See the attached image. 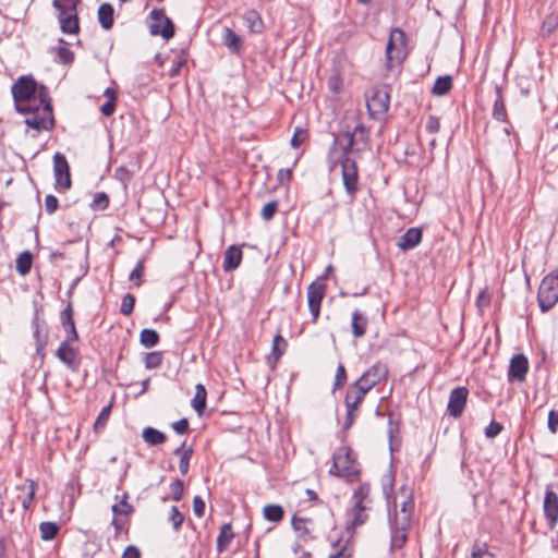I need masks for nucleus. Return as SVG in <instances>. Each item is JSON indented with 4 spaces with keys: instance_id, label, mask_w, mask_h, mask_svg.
Wrapping results in <instances>:
<instances>
[{
    "instance_id": "nucleus-1",
    "label": "nucleus",
    "mask_w": 558,
    "mask_h": 558,
    "mask_svg": "<svg viewBox=\"0 0 558 558\" xmlns=\"http://www.w3.org/2000/svg\"><path fill=\"white\" fill-rule=\"evenodd\" d=\"M332 466L329 470L330 475L343 478L347 483L360 481L361 469L357 468V460L351 447L338 448L332 454Z\"/></svg>"
},
{
    "instance_id": "nucleus-2",
    "label": "nucleus",
    "mask_w": 558,
    "mask_h": 558,
    "mask_svg": "<svg viewBox=\"0 0 558 558\" xmlns=\"http://www.w3.org/2000/svg\"><path fill=\"white\" fill-rule=\"evenodd\" d=\"M408 38L405 32L400 27L391 29L386 45V70L391 71L396 65H401L407 58Z\"/></svg>"
},
{
    "instance_id": "nucleus-3",
    "label": "nucleus",
    "mask_w": 558,
    "mask_h": 558,
    "mask_svg": "<svg viewBox=\"0 0 558 558\" xmlns=\"http://www.w3.org/2000/svg\"><path fill=\"white\" fill-rule=\"evenodd\" d=\"M80 0H53L52 5L58 11L60 29L64 34H78L80 20L76 5Z\"/></svg>"
},
{
    "instance_id": "nucleus-4",
    "label": "nucleus",
    "mask_w": 558,
    "mask_h": 558,
    "mask_svg": "<svg viewBox=\"0 0 558 558\" xmlns=\"http://www.w3.org/2000/svg\"><path fill=\"white\" fill-rule=\"evenodd\" d=\"M558 302V268L547 274L537 291V303L542 313L550 311Z\"/></svg>"
},
{
    "instance_id": "nucleus-5",
    "label": "nucleus",
    "mask_w": 558,
    "mask_h": 558,
    "mask_svg": "<svg viewBox=\"0 0 558 558\" xmlns=\"http://www.w3.org/2000/svg\"><path fill=\"white\" fill-rule=\"evenodd\" d=\"M389 104V85L373 86L369 90V94L366 95L367 111L369 117L373 119L383 117L388 111Z\"/></svg>"
},
{
    "instance_id": "nucleus-6",
    "label": "nucleus",
    "mask_w": 558,
    "mask_h": 558,
    "mask_svg": "<svg viewBox=\"0 0 558 558\" xmlns=\"http://www.w3.org/2000/svg\"><path fill=\"white\" fill-rule=\"evenodd\" d=\"M326 275H322L307 287V305L312 315V322L316 323L320 314L322 302L325 298L327 284Z\"/></svg>"
},
{
    "instance_id": "nucleus-7",
    "label": "nucleus",
    "mask_w": 558,
    "mask_h": 558,
    "mask_svg": "<svg viewBox=\"0 0 558 558\" xmlns=\"http://www.w3.org/2000/svg\"><path fill=\"white\" fill-rule=\"evenodd\" d=\"M153 22L149 25L151 36L160 35L165 40L171 39L175 34V26L172 20L165 14L163 9H154L149 13Z\"/></svg>"
},
{
    "instance_id": "nucleus-8",
    "label": "nucleus",
    "mask_w": 558,
    "mask_h": 558,
    "mask_svg": "<svg viewBox=\"0 0 558 558\" xmlns=\"http://www.w3.org/2000/svg\"><path fill=\"white\" fill-rule=\"evenodd\" d=\"M389 525L391 530L390 547L391 549H401L408 541L411 518H399L398 514L395 513L393 517H389Z\"/></svg>"
},
{
    "instance_id": "nucleus-9",
    "label": "nucleus",
    "mask_w": 558,
    "mask_h": 558,
    "mask_svg": "<svg viewBox=\"0 0 558 558\" xmlns=\"http://www.w3.org/2000/svg\"><path fill=\"white\" fill-rule=\"evenodd\" d=\"M341 175L344 190L350 196H354L359 191V168L356 161L351 157L340 158Z\"/></svg>"
},
{
    "instance_id": "nucleus-10",
    "label": "nucleus",
    "mask_w": 558,
    "mask_h": 558,
    "mask_svg": "<svg viewBox=\"0 0 558 558\" xmlns=\"http://www.w3.org/2000/svg\"><path fill=\"white\" fill-rule=\"evenodd\" d=\"M37 86L33 76H21L11 88L14 102H29L37 94Z\"/></svg>"
},
{
    "instance_id": "nucleus-11",
    "label": "nucleus",
    "mask_w": 558,
    "mask_h": 558,
    "mask_svg": "<svg viewBox=\"0 0 558 558\" xmlns=\"http://www.w3.org/2000/svg\"><path fill=\"white\" fill-rule=\"evenodd\" d=\"M388 376V366L385 363L377 362L364 372L356 380L357 385L363 386L368 391L385 380Z\"/></svg>"
},
{
    "instance_id": "nucleus-12",
    "label": "nucleus",
    "mask_w": 558,
    "mask_h": 558,
    "mask_svg": "<svg viewBox=\"0 0 558 558\" xmlns=\"http://www.w3.org/2000/svg\"><path fill=\"white\" fill-rule=\"evenodd\" d=\"M469 389L464 386L456 387L449 395L447 412L449 416L458 418L462 415L466 405Z\"/></svg>"
},
{
    "instance_id": "nucleus-13",
    "label": "nucleus",
    "mask_w": 558,
    "mask_h": 558,
    "mask_svg": "<svg viewBox=\"0 0 558 558\" xmlns=\"http://www.w3.org/2000/svg\"><path fill=\"white\" fill-rule=\"evenodd\" d=\"M53 173L56 185L68 190L72 185L70 166L65 156L61 153H56L53 156Z\"/></svg>"
},
{
    "instance_id": "nucleus-14",
    "label": "nucleus",
    "mask_w": 558,
    "mask_h": 558,
    "mask_svg": "<svg viewBox=\"0 0 558 558\" xmlns=\"http://www.w3.org/2000/svg\"><path fill=\"white\" fill-rule=\"evenodd\" d=\"M529 372V360L523 353L514 354L509 362L508 366V380L509 383H523L526 379Z\"/></svg>"
},
{
    "instance_id": "nucleus-15",
    "label": "nucleus",
    "mask_w": 558,
    "mask_h": 558,
    "mask_svg": "<svg viewBox=\"0 0 558 558\" xmlns=\"http://www.w3.org/2000/svg\"><path fill=\"white\" fill-rule=\"evenodd\" d=\"M543 509L548 527L555 529L558 522V495L550 486L546 487Z\"/></svg>"
},
{
    "instance_id": "nucleus-16",
    "label": "nucleus",
    "mask_w": 558,
    "mask_h": 558,
    "mask_svg": "<svg viewBox=\"0 0 558 558\" xmlns=\"http://www.w3.org/2000/svg\"><path fill=\"white\" fill-rule=\"evenodd\" d=\"M70 340H63L57 349V357L66 365L72 372H76L80 366L78 350L71 345Z\"/></svg>"
},
{
    "instance_id": "nucleus-17",
    "label": "nucleus",
    "mask_w": 558,
    "mask_h": 558,
    "mask_svg": "<svg viewBox=\"0 0 558 558\" xmlns=\"http://www.w3.org/2000/svg\"><path fill=\"white\" fill-rule=\"evenodd\" d=\"M423 240V229L420 227L409 228L401 236L398 238L397 246L403 251L415 248Z\"/></svg>"
},
{
    "instance_id": "nucleus-18",
    "label": "nucleus",
    "mask_w": 558,
    "mask_h": 558,
    "mask_svg": "<svg viewBox=\"0 0 558 558\" xmlns=\"http://www.w3.org/2000/svg\"><path fill=\"white\" fill-rule=\"evenodd\" d=\"M54 117L44 114L43 109L39 108V111L36 113H32L29 117L25 119V124L37 132L40 131H50L54 128Z\"/></svg>"
},
{
    "instance_id": "nucleus-19",
    "label": "nucleus",
    "mask_w": 558,
    "mask_h": 558,
    "mask_svg": "<svg viewBox=\"0 0 558 558\" xmlns=\"http://www.w3.org/2000/svg\"><path fill=\"white\" fill-rule=\"evenodd\" d=\"M60 322L61 325L66 332V337L64 340L77 341L78 333L75 327V322L73 318V304L69 302L68 305L60 313Z\"/></svg>"
},
{
    "instance_id": "nucleus-20",
    "label": "nucleus",
    "mask_w": 558,
    "mask_h": 558,
    "mask_svg": "<svg viewBox=\"0 0 558 558\" xmlns=\"http://www.w3.org/2000/svg\"><path fill=\"white\" fill-rule=\"evenodd\" d=\"M368 392L363 386L353 383L347 390L344 404L347 410L356 411Z\"/></svg>"
},
{
    "instance_id": "nucleus-21",
    "label": "nucleus",
    "mask_w": 558,
    "mask_h": 558,
    "mask_svg": "<svg viewBox=\"0 0 558 558\" xmlns=\"http://www.w3.org/2000/svg\"><path fill=\"white\" fill-rule=\"evenodd\" d=\"M222 45L227 47L230 53L240 56L244 41L243 38L229 27L223 28Z\"/></svg>"
},
{
    "instance_id": "nucleus-22",
    "label": "nucleus",
    "mask_w": 558,
    "mask_h": 558,
    "mask_svg": "<svg viewBox=\"0 0 558 558\" xmlns=\"http://www.w3.org/2000/svg\"><path fill=\"white\" fill-rule=\"evenodd\" d=\"M495 93H496V99L493 105L492 117L499 122L510 124L507 109H506L505 98L502 95V87L500 85H496Z\"/></svg>"
},
{
    "instance_id": "nucleus-23",
    "label": "nucleus",
    "mask_w": 558,
    "mask_h": 558,
    "mask_svg": "<svg viewBox=\"0 0 558 558\" xmlns=\"http://www.w3.org/2000/svg\"><path fill=\"white\" fill-rule=\"evenodd\" d=\"M288 348L287 340L281 336L280 330L275 335L271 345V352L267 356V363L272 368H275L276 364L279 362L281 356L284 354Z\"/></svg>"
},
{
    "instance_id": "nucleus-24",
    "label": "nucleus",
    "mask_w": 558,
    "mask_h": 558,
    "mask_svg": "<svg viewBox=\"0 0 558 558\" xmlns=\"http://www.w3.org/2000/svg\"><path fill=\"white\" fill-rule=\"evenodd\" d=\"M242 257V250L239 246L230 245L225 252L223 270L226 272L235 270L240 266Z\"/></svg>"
},
{
    "instance_id": "nucleus-25",
    "label": "nucleus",
    "mask_w": 558,
    "mask_h": 558,
    "mask_svg": "<svg viewBox=\"0 0 558 558\" xmlns=\"http://www.w3.org/2000/svg\"><path fill=\"white\" fill-rule=\"evenodd\" d=\"M368 318L361 313L360 310H355L352 313L351 331L354 338H362L367 330Z\"/></svg>"
},
{
    "instance_id": "nucleus-26",
    "label": "nucleus",
    "mask_w": 558,
    "mask_h": 558,
    "mask_svg": "<svg viewBox=\"0 0 558 558\" xmlns=\"http://www.w3.org/2000/svg\"><path fill=\"white\" fill-rule=\"evenodd\" d=\"M453 87V78L451 75L446 74L438 76L432 86L430 94L436 97H442L450 93Z\"/></svg>"
},
{
    "instance_id": "nucleus-27",
    "label": "nucleus",
    "mask_w": 558,
    "mask_h": 558,
    "mask_svg": "<svg viewBox=\"0 0 558 558\" xmlns=\"http://www.w3.org/2000/svg\"><path fill=\"white\" fill-rule=\"evenodd\" d=\"M98 22L105 31L112 28L114 23V9L112 4L105 2L98 8Z\"/></svg>"
},
{
    "instance_id": "nucleus-28",
    "label": "nucleus",
    "mask_w": 558,
    "mask_h": 558,
    "mask_svg": "<svg viewBox=\"0 0 558 558\" xmlns=\"http://www.w3.org/2000/svg\"><path fill=\"white\" fill-rule=\"evenodd\" d=\"M207 403V390L204 385H196L195 396L191 401L192 408L196 411V413L201 416L204 414L206 410Z\"/></svg>"
},
{
    "instance_id": "nucleus-29",
    "label": "nucleus",
    "mask_w": 558,
    "mask_h": 558,
    "mask_svg": "<svg viewBox=\"0 0 558 558\" xmlns=\"http://www.w3.org/2000/svg\"><path fill=\"white\" fill-rule=\"evenodd\" d=\"M233 537H234V533L232 531L231 523H225L221 526L220 533L218 534V537H217L216 547H217L218 553H222L223 550H226L229 547Z\"/></svg>"
},
{
    "instance_id": "nucleus-30",
    "label": "nucleus",
    "mask_w": 558,
    "mask_h": 558,
    "mask_svg": "<svg viewBox=\"0 0 558 558\" xmlns=\"http://www.w3.org/2000/svg\"><path fill=\"white\" fill-rule=\"evenodd\" d=\"M557 26H558V12L553 11V12L548 13L542 22L541 36L543 38L549 37L556 31Z\"/></svg>"
},
{
    "instance_id": "nucleus-31",
    "label": "nucleus",
    "mask_w": 558,
    "mask_h": 558,
    "mask_svg": "<svg viewBox=\"0 0 558 558\" xmlns=\"http://www.w3.org/2000/svg\"><path fill=\"white\" fill-rule=\"evenodd\" d=\"M265 520L274 523L280 522L284 517V509L277 504L266 505L263 509Z\"/></svg>"
},
{
    "instance_id": "nucleus-32",
    "label": "nucleus",
    "mask_w": 558,
    "mask_h": 558,
    "mask_svg": "<svg viewBox=\"0 0 558 558\" xmlns=\"http://www.w3.org/2000/svg\"><path fill=\"white\" fill-rule=\"evenodd\" d=\"M44 114L53 116L52 101L46 85L37 86V94Z\"/></svg>"
},
{
    "instance_id": "nucleus-33",
    "label": "nucleus",
    "mask_w": 558,
    "mask_h": 558,
    "mask_svg": "<svg viewBox=\"0 0 558 558\" xmlns=\"http://www.w3.org/2000/svg\"><path fill=\"white\" fill-rule=\"evenodd\" d=\"M142 436L144 441L150 446H158L167 440V437L162 432L150 426L144 428Z\"/></svg>"
},
{
    "instance_id": "nucleus-34",
    "label": "nucleus",
    "mask_w": 558,
    "mask_h": 558,
    "mask_svg": "<svg viewBox=\"0 0 558 558\" xmlns=\"http://www.w3.org/2000/svg\"><path fill=\"white\" fill-rule=\"evenodd\" d=\"M395 414L392 412L388 415V437H389V447L390 451L393 452L395 450L399 449L400 440H398L397 444H395V438L400 432V420L393 421Z\"/></svg>"
},
{
    "instance_id": "nucleus-35",
    "label": "nucleus",
    "mask_w": 558,
    "mask_h": 558,
    "mask_svg": "<svg viewBox=\"0 0 558 558\" xmlns=\"http://www.w3.org/2000/svg\"><path fill=\"white\" fill-rule=\"evenodd\" d=\"M33 266V254L29 251L22 252L16 258V271L21 276H26L31 272Z\"/></svg>"
},
{
    "instance_id": "nucleus-36",
    "label": "nucleus",
    "mask_w": 558,
    "mask_h": 558,
    "mask_svg": "<svg viewBox=\"0 0 558 558\" xmlns=\"http://www.w3.org/2000/svg\"><path fill=\"white\" fill-rule=\"evenodd\" d=\"M342 141H345V143L352 142L354 146H359V143H356L355 130L353 129L351 131L350 128H348L345 130L339 131L335 135V140L332 142V145L329 148V154L333 153L336 150L337 145L341 144Z\"/></svg>"
},
{
    "instance_id": "nucleus-37",
    "label": "nucleus",
    "mask_w": 558,
    "mask_h": 558,
    "mask_svg": "<svg viewBox=\"0 0 558 558\" xmlns=\"http://www.w3.org/2000/svg\"><path fill=\"white\" fill-rule=\"evenodd\" d=\"M244 20L246 21L248 28L253 33H260L264 28V23L260 14L256 10H248L244 13Z\"/></svg>"
},
{
    "instance_id": "nucleus-38",
    "label": "nucleus",
    "mask_w": 558,
    "mask_h": 558,
    "mask_svg": "<svg viewBox=\"0 0 558 558\" xmlns=\"http://www.w3.org/2000/svg\"><path fill=\"white\" fill-rule=\"evenodd\" d=\"M159 341V333L155 329L145 328L140 333V343L147 349L154 348Z\"/></svg>"
},
{
    "instance_id": "nucleus-39",
    "label": "nucleus",
    "mask_w": 558,
    "mask_h": 558,
    "mask_svg": "<svg viewBox=\"0 0 558 558\" xmlns=\"http://www.w3.org/2000/svg\"><path fill=\"white\" fill-rule=\"evenodd\" d=\"M129 494L124 493L121 500L111 507V511L116 517L131 515L134 512V507L126 501Z\"/></svg>"
},
{
    "instance_id": "nucleus-40",
    "label": "nucleus",
    "mask_w": 558,
    "mask_h": 558,
    "mask_svg": "<svg viewBox=\"0 0 558 558\" xmlns=\"http://www.w3.org/2000/svg\"><path fill=\"white\" fill-rule=\"evenodd\" d=\"M59 525L56 522L45 521L39 524L40 536L44 541H52L59 533Z\"/></svg>"
},
{
    "instance_id": "nucleus-41",
    "label": "nucleus",
    "mask_w": 558,
    "mask_h": 558,
    "mask_svg": "<svg viewBox=\"0 0 558 558\" xmlns=\"http://www.w3.org/2000/svg\"><path fill=\"white\" fill-rule=\"evenodd\" d=\"M145 272V260L144 258L137 260L135 267L129 276V280L134 287H141L143 284V276Z\"/></svg>"
},
{
    "instance_id": "nucleus-42",
    "label": "nucleus",
    "mask_w": 558,
    "mask_h": 558,
    "mask_svg": "<svg viewBox=\"0 0 558 558\" xmlns=\"http://www.w3.org/2000/svg\"><path fill=\"white\" fill-rule=\"evenodd\" d=\"M110 204L109 195L105 192H98L94 195V198L92 203L89 204V207L92 210H105L108 208Z\"/></svg>"
},
{
    "instance_id": "nucleus-43",
    "label": "nucleus",
    "mask_w": 558,
    "mask_h": 558,
    "mask_svg": "<svg viewBox=\"0 0 558 558\" xmlns=\"http://www.w3.org/2000/svg\"><path fill=\"white\" fill-rule=\"evenodd\" d=\"M145 367L147 369H155L161 366L162 363V352L153 351L145 354L144 359Z\"/></svg>"
},
{
    "instance_id": "nucleus-44",
    "label": "nucleus",
    "mask_w": 558,
    "mask_h": 558,
    "mask_svg": "<svg viewBox=\"0 0 558 558\" xmlns=\"http://www.w3.org/2000/svg\"><path fill=\"white\" fill-rule=\"evenodd\" d=\"M34 337L36 339V352L41 356L45 355V347L47 345L48 336L47 332H41L39 325L35 324Z\"/></svg>"
},
{
    "instance_id": "nucleus-45",
    "label": "nucleus",
    "mask_w": 558,
    "mask_h": 558,
    "mask_svg": "<svg viewBox=\"0 0 558 558\" xmlns=\"http://www.w3.org/2000/svg\"><path fill=\"white\" fill-rule=\"evenodd\" d=\"M308 138V130L296 126L290 140V145L293 148H299Z\"/></svg>"
},
{
    "instance_id": "nucleus-46",
    "label": "nucleus",
    "mask_w": 558,
    "mask_h": 558,
    "mask_svg": "<svg viewBox=\"0 0 558 558\" xmlns=\"http://www.w3.org/2000/svg\"><path fill=\"white\" fill-rule=\"evenodd\" d=\"M472 558H496L493 553L488 551V545L487 543L480 544L478 542H475L472 546L471 551Z\"/></svg>"
},
{
    "instance_id": "nucleus-47",
    "label": "nucleus",
    "mask_w": 558,
    "mask_h": 558,
    "mask_svg": "<svg viewBox=\"0 0 558 558\" xmlns=\"http://www.w3.org/2000/svg\"><path fill=\"white\" fill-rule=\"evenodd\" d=\"M354 130L356 143H359L360 147H364L365 149L369 142V131L362 123L356 124Z\"/></svg>"
},
{
    "instance_id": "nucleus-48",
    "label": "nucleus",
    "mask_w": 558,
    "mask_h": 558,
    "mask_svg": "<svg viewBox=\"0 0 558 558\" xmlns=\"http://www.w3.org/2000/svg\"><path fill=\"white\" fill-rule=\"evenodd\" d=\"M135 302H136L135 296L131 293H126L122 298L120 313L124 316H130L134 311Z\"/></svg>"
},
{
    "instance_id": "nucleus-49",
    "label": "nucleus",
    "mask_w": 558,
    "mask_h": 558,
    "mask_svg": "<svg viewBox=\"0 0 558 558\" xmlns=\"http://www.w3.org/2000/svg\"><path fill=\"white\" fill-rule=\"evenodd\" d=\"M279 202L274 199L268 203H266L260 211V216L264 220L269 221L271 220L276 213L278 211Z\"/></svg>"
},
{
    "instance_id": "nucleus-50",
    "label": "nucleus",
    "mask_w": 558,
    "mask_h": 558,
    "mask_svg": "<svg viewBox=\"0 0 558 558\" xmlns=\"http://www.w3.org/2000/svg\"><path fill=\"white\" fill-rule=\"evenodd\" d=\"M110 413H111V404H108L101 409L100 413L98 414V416L94 423L95 432H99L100 429H102L105 427V425L110 416Z\"/></svg>"
},
{
    "instance_id": "nucleus-51",
    "label": "nucleus",
    "mask_w": 558,
    "mask_h": 558,
    "mask_svg": "<svg viewBox=\"0 0 558 558\" xmlns=\"http://www.w3.org/2000/svg\"><path fill=\"white\" fill-rule=\"evenodd\" d=\"M347 379H348L347 369H345L344 365L340 363L336 371L332 391H336V390L342 388L345 385Z\"/></svg>"
},
{
    "instance_id": "nucleus-52",
    "label": "nucleus",
    "mask_w": 558,
    "mask_h": 558,
    "mask_svg": "<svg viewBox=\"0 0 558 558\" xmlns=\"http://www.w3.org/2000/svg\"><path fill=\"white\" fill-rule=\"evenodd\" d=\"M26 483L29 486V490H28L27 496L22 501V507L24 510H28L31 508V506L35 499L36 489H37V483L34 480L27 478Z\"/></svg>"
},
{
    "instance_id": "nucleus-53",
    "label": "nucleus",
    "mask_w": 558,
    "mask_h": 558,
    "mask_svg": "<svg viewBox=\"0 0 558 558\" xmlns=\"http://www.w3.org/2000/svg\"><path fill=\"white\" fill-rule=\"evenodd\" d=\"M414 510V495L412 493H409L408 497H404L403 501L401 502V517H409L412 519V513Z\"/></svg>"
},
{
    "instance_id": "nucleus-54",
    "label": "nucleus",
    "mask_w": 558,
    "mask_h": 558,
    "mask_svg": "<svg viewBox=\"0 0 558 558\" xmlns=\"http://www.w3.org/2000/svg\"><path fill=\"white\" fill-rule=\"evenodd\" d=\"M114 178L126 186L133 178V171L129 170L125 166H120L114 171Z\"/></svg>"
},
{
    "instance_id": "nucleus-55",
    "label": "nucleus",
    "mask_w": 558,
    "mask_h": 558,
    "mask_svg": "<svg viewBox=\"0 0 558 558\" xmlns=\"http://www.w3.org/2000/svg\"><path fill=\"white\" fill-rule=\"evenodd\" d=\"M170 490H171L172 499L174 501H180L183 497V492H184L183 481H181L180 478H175L170 484Z\"/></svg>"
},
{
    "instance_id": "nucleus-56",
    "label": "nucleus",
    "mask_w": 558,
    "mask_h": 558,
    "mask_svg": "<svg viewBox=\"0 0 558 558\" xmlns=\"http://www.w3.org/2000/svg\"><path fill=\"white\" fill-rule=\"evenodd\" d=\"M371 492V485L367 482L361 483L357 488L353 492V499L364 501L368 498Z\"/></svg>"
},
{
    "instance_id": "nucleus-57",
    "label": "nucleus",
    "mask_w": 558,
    "mask_h": 558,
    "mask_svg": "<svg viewBox=\"0 0 558 558\" xmlns=\"http://www.w3.org/2000/svg\"><path fill=\"white\" fill-rule=\"evenodd\" d=\"M57 54H58L59 61L62 64L69 65V64H72L74 61V52L66 47L58 48Z\"/></svg>"
},
{
    "instance_id": "nucleus-58",
    "label": "nucleus",
    "mask_w": 558,
    "mask_h": 558,
    "mask_svg": "<svg viewBox=\"0 0 558 558\" xmlns=\"http://www.w3.org/2000/svg\"><path fill=\"white\" fill-rule=\"evenodd\" d=\"M502 424L493 420L485 428L484 434L487 438H495L502 432Z\"/></svg>"
},
{
    "instance_id": "nucleus-59",
    "label": "nucleus",
    "mask_w": 558,
    "mask_h": 558,
    "mask_svg": "<svg viewBox=\"0 0 558 558\" xmlns=\"http://www.w3.org/2000/svg\"><path fill=\"white\" fill-rule=\"evenodd\" d=\"M395 481H396V470H391L389 472L387 483L383 484V493L387 499H389L393 493Z\"/></svg>"
},
{
    "instance_id": "nucleus-60",
    "label": "nucleus",
    "mask_w": 558,
    "mask_h": 558,
    "mask_svg": "<svg viewBox=\"0 0 558 558\" xmlns=\"http://www.w3.org/2000/svg\"><path fill=\"white\" fill-rule=\"evenodd\" d=\"M547 427L551 434H556L558 432V412L556 410H550L548 412Z\"/></svg>"
},
{
    "instance_id": "nucleus-61",
    "label": "nucleus",
    "mask_w": 558,
    "mask_h": 558,
    "mask_svg": "<svg viewBox=\"0 0 558 558\" xmlns=\"http://www.w3.org/2000/svg\"><path fill=\"white\" fill-rule=\"evenodd\" d=\"M58 207H59L58 198L52 194L47 195L45 198V209H46L47 214L48 215L54 214L56 210L58 209Z\"/></svg>"
},
{
    "instance_id": "nucleus-62",
    "label": "nucleus",
    "mask_w": 558,
    "mask_h": 558,
    "mask_svg": "<svg viewBox=\"0 0 558 558\" xmlns=\"http://www.w3.org/2000/svg\"><path fill=\"white\" fill-rule=\"evenodd\" d=\"M206 504L201 496L193 499V512L196 517L202 518L205 514Z\"/></svg>"
},
{
    "instance_id": "nucleus-63",
    "label": "nucleus",
    "mask_w": 558,
    "mask_h": 558,
    "mask_svg": "<svg viewBox=\"0 0 558 558\" xmlns=\"http://www.w3.org/2000/svg\"><path fill=\"white\" fill-rule=\"evenodd\" d=\"M170 521L172 522L173 524V527L175 530H178L183 521H184V517L183 514L179 511L178 507L177 506H172L171 508V513H170Z\"/></svg>"
},
{
    "instance_id": "nucleus-64",
    "label": "nucleus",
    "mask_w": 558,
    "mask_h": 558,
    "mask_svg": "<svg viewBox=\"0 0 558 558\" xmlns=\"http://www.w3.org/2000/svg\"><path fill=\"white\" fill-rule=\"evenodd\" d=\"M425 129L428 133L439 132V130H440L439 118L436 116H433V114L428 116Z\"/></svg>"
}]
</instances>
